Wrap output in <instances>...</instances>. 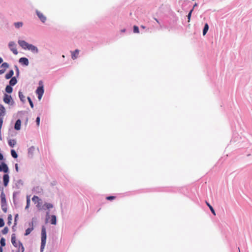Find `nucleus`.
<instances>
[{
    "label": "nucleus",
    "mask_w": 252,
    "mask_h": 252,
    "mask_svg": "<svg viewBox=\"0 0 252 252\" xmlns=\"http://www.w3.org/2000/svg\"><path fill=\"white\" fill-rule=\"evenodd\" d=\"M46 241V228L43 226L41 229V251H43L44 249Z\"/></svg>",
    "instance_id": "f257e3e1"
},
{
    "label": "nucleus",
    "mask_w": 252,
    "mask_h": 252,
    "mask_svg": "<svg viewBox=\"0 0 252 252\" xmlns=\"http://www.w3.org/2000/svg\"><path fill=\"white\" fill-rule=\"evenodd\" d=\"M39 86L36 90V93L38 95V99L40 100L44 94L43 84L41 81H39Z\"/></svg>",
    "instance_id": "f03ea898"
},
{
    "label": "nucleus",
    "mask_w": 252,
    "mask_h": 252,
    "mask_svg": "<svg viewBox=\"0 0 252 252\" xmlns=\"http://www.w3.org/2000/svg\"><path fill=\"white\" fill-rule=\"evenodd\" d=\"M38 153V149H36L33 146L30 147L29 149L28 154L31 157H32L33 156L37 154Z\"/></svg>",
    "instance_id": "7ed1b4c3"
},
{
    "label": "nucleus",
    "mask_w": 252,
    "mask_h": 252,
    "mask_svg": "<svg viewBox=\"0 0 252 252\" xmlns=\"http://www.w3.org/2000/svg\"><path fill=\"white\" fill-rule=\"evenodd\" d=\"M3 101L5 103L12 105L14 103L11 96L9 95L5 94L3 98Z\"/></svg>",
    "instance_id": "20e7f679"
},
{
    "label": "nucleus",
    "mask_w": 252,
    "mask_h": 252,
    "mask_svg": "<svg viewBox=\"0 0 252 252\" xmlns=\"http://www.w3.org/2000/svg\"><path fill=\"white\" fill-rule=\"evenodd\" d=\"M36 13L41 21L43 23H44L46 20V16L42 13L37 10L36 11Z\"/></svg>",
    "instance_id": "39448f33"
},
{
    "label": "nucleus",
    "mask_w": 252,
    "mask_h": 252,
    "mask_svg": "<svg viewBox=\"0 0 252 252\" xmlns=\"http://www.w3.org/2000/svg\"><path fill=\"white\" fill-rule=\"evenodd\" d=\"M27 49L29 50H31L32 52L34 53H37L38 52V49L36 47L30 44H29V45H28Z\"/></svg>",
    "instance_id": "423d86ee"
},
{
    "label": "nucleus",
    "mask_w": 252,
    "mask_h": 252,
    "mask_svg": "<svg viewBox=\"0 0 252 252\" xmlns=\"http://www.w3.org/2000/svg\"><path fill=\"white\" fill-rule=\"evenodd\" d=\"M8 171V168L7 165L4 162H2L0 165V172L3 171L4 173H7Z\"/></svg>",
    "instance_id": "0eeeda50"
},
{
    "label": "nucleus",
    "mask_w": 252,
    "mask_h": 252,
    "mask_svg": "<svg viewBox=\"0 0 252 252\" xmlns=\"http://www.w3.org/2000/svg\"><path fill=\"white\" fill-rule=\"evenodd\" d=\"M19 62L22 65L26 66H28L29 63L28 59L24 57L20 58Z\"/></svg>",
    "instance_id": "6e6552de"
},
{
    "label": "nucleus",
    "mask_w": 252,
    "mask_h": 252,
    "mask_svg": "<svg viewBox=\"0 0 252 252\" xmlns=\"http://www.w3.org/2000/svg\"><path fill=\"white\" fill-rule=\"evenodd\" d=\"M18 43L19 45L24 49H27L29 43L24 40H19Z\"/></svg>",
    "instance_id": "1a4fd4ad"
},
{
    "label": "nucleus",
    "mask_w": 252,
    "mask_h": 252,
    "mask_svg": "<svg viewBox=\"0 0 252 252\" xmlns=\"http://www.w3.org/2000/svg\"><path fill=\"white\" fill-rule=\"evenodd\" d=\"M9 176L7 174H4L3 177V184L5 187H6L9 182Z\"/></svg>",
    "instance_id": "9d476101"
},
{
    "label": "nucleus",
    "mask_w": 252,
    "mask_h": 252,
    "mask_svg": "<svg viewBox=\"0 0 252 252\" xmlns=\"http://www.w3.org/2000/svg\"><path fill=\"white\" fill-rule=\"evenodd\" d=\"M9 47L10 50L14 54H16V48H15V43L14 42H11L9 43Z\"/></svg>",
    "instance_id": "9b49d317"
},
{
    "label": "nucleus",
    "mask_w": 252,
    "mask_h": 252,
    "mask_svg": "<svg viewBox=\"0 0 252 252\" xmlns=\"http://www.w3.org/2000/svg\"><path fill=\"white\" fill-rule=\"evenodd\" d=\"M17 248H18L17 252H24V248L20 242L18 243V245H17Z\"/></svg>",
    "instance_id": "f8f14e48"
},
{
    "label": "nucleus",
    "mask_w": 252,
    "mask_h": 252,
    "mask_svg": "<svg viewBox=\"0 0 252 252\" xmlns=\"http://www.w3.org/2000/svg\"><path fill=\"white\" fill-rule=\"evenodd\" d=\"M53 207V205L50 203H44V205L43 206L42 208L44 209H49L51 208H52Z\"/></svg>",
    "instance_id": "ddd939ff"
},
{
    "label": "nucleus",
    "mask_w": 252,
    "mask_h": 252,
    "mask_svg": "<svg viewBox=\"0 0 252 252\" xmlns=\"http://www.w3.org/2000/svg\"><path fill=\"white\" fill-rule=\"evenodd\" d=\"M0 199H1V204L6 203L5 195L3 192H2L0 194Z\"/></svg>",
    "instance_id": "4468645a"
},
{
    "label": "nucleus",
    "mask_w": 252,
    "mask_h": 252,
    "mask_svg": "<svg viewBox=\"0 0 252 252\" xmlns=\"http://www.w3.org/2000/svg\"><path fill=\"white\" fill-rule=\"evenodd\" d=\"M32 201L34 202V203L36 205L38 203V202L41 201V199H40L38 196L34 195L32 198Z\"/></svg>",
    "instance_id": "2eb2a0df"
},
{
    "label": "nucleus",
    "mask_w": 252,
    "mask_h": 252,
    "mask_svg": "<svg viewBox=\"0 0 252 252\" xmlns=\"http://www.w3.org/2000/svg\"><path fill=\"white\" fill-rule=\"evenodd\" d=\"M5 113V108L1 104H0V117H2L4 116Z\"/></svg>",
    "instance_id": "dca6fc26"
},
{
    "label": "nucleus",
    "mask_w": 252,
    "mask_h": 252,
    "mask_svg": "<svg viewBox=\"0 0 252 252\" xmlns=\"http://www.w3.org/2000/svg\"><path fill=\"white\" fill-rule=\"evenodd\" d=\"M79 50L78 49H76L72 53V58L74 60L76 59L78 56L79 54Z\"/></svg>",
    "instance_id": "f3484780"
},
{
    "label": "nucleus",
    "mask_w": 252,
    "mask_h": 252,
    "mask_svg": "<svg viewBox=\"0 0 252 252\" xmlns=\"http://www.w3.org/2000/svg\"><path fill=\"white\" fill-rule=\"evenodd\" d=\"M50 222L52 224H56L57 220H56V217L55 215H52L51 216V220Z\"/></svg>",
    "instance_id": "a211bd4d"
},
{
    "label": "nucleus",
    "mask_w": 252,
    "mask_h": 252,
    "mask_svg": "<svg viewBox=\"0 0 252 252\" xmlns=\"http://www.w3.org/2000/svg\"><path fill=\"white\" fill-rule=\"evenodd\" d=\"M33 229V222H32V227L30 228H28L26 230L25 235H28L30 234V233L32 231Z\"/></svg>",
    "instance_id": "6ab92c4d"
},
{
    "label": "nucleus",
    "mask_w": 252,
    "mask_h": 252,
    "mask_svg": "<svg viewBox=\"0 0 252 252\" xmlns=\"http://www.w3.org/2000/svg\"><path fill=\"white\" fill-rule=\"evenodd\" d=\"M209 29V26L207 23H206L204 25V27L203 31V35H205Z\"/></svg>",
    "instance_id": "aec40b11"
},
{
    "label": "nucleus",
    "mask_w": 252,
    "mask_h": 252,
    "mask_svg": "<svg viewBox=\"0 0 252 252\" xmlns=\"http://www.w3.org/2000/svg\"><path fill=\"white\" fill-rule=\"evenodd\" d=\"M23 121L24 122V124L25 126H27L28 122V117L27 113L24 114V119Z\"/></svg>",
    "instance_id": "412c9836"
},
{
    "label": "nucleus",
    "mask_w": 252,
    "mask_h": 252,
    "mask_svg": "<svg viewBox=\"0 0 252 252\" xmlns=\"http://www.w3.org/2000/svg\"><path fill=\"white\" fill-rule=\"evenodd\" d=\"M13 70H10L8 73H7L6 75H5V78L7 79H8L9 78H10L13 75Z\"/></svg>",
    "instance_id": "4be33fe9"
},
{
    "label": "nucleus",
    "mask_w": 252,
    "mask_h": 252,
    "mask_svg": "<svg viewBox=\"0 0 252 252\" xmlns=\"http://www.w3.org/2000/svg\"><path fill=\"white\" fill-rule=\"evenodd\" d=\"M19 97L22 102L25 101V96L21 92H19Z\"/></svg>",
    "instance_id": "5701e85b"
},
{
    "label": "nucleus",
    "mask_w": 252,
    "mask_h": 252,
    "mask_svg": "<svg viewBox=\"0 0 252 252\" xmlns=\"http://www.w3.org/2000/svg\"><path fill=\"white\" fill-rule=\"evenodd\" d=\"M206 203L207 204V205L209 207V208H210L211 211L212 212V213L214 215H216V213H215V211L214 210V209H213V208L212 207V206L207 202V201H206Z\"/></svg>",
    "instance_id": "b1692460"
},
{
    "label": "nucleus",
    "mask_w": 252,
    "mask_h": 252,
    "mask_svg": "<svg viewBox=\"0 0 252 252\" xmlns=\"http://www.w3.org/2000/svg\"><path fill=\"white\" fill-rule=\"evenodd\" d=\"M8 67V64L6 63H3L0 66L1 69H4V71Z\"/></svg>",
    "instance_id": "393cba45"
},
{
    "label": "nucleus",
    "mask_w": 252,
    "mask_h": 252,
    "mask_svg": "<svg viewBox=\"0 0 252 252\" xmlns=\"http://www.w3.org/2000/svg\"><path fill=\"white\" fill-rule=\"evenodd\" d=\"M5 91L7 93H11L12 92V88L11 87L10 85H8L6 86L5 88Z\"/></svg>",
    "instance_id": "a878e982"
},
{
    "label": "nucleus",
    "mask_w": 252,
    "mask_h": 252,
    "mask_svg": "<svg viewBox=\"0 0 252 252\" xmlns=\"http://www.w3.org/2000/svg\"><path fill=\"white\" fill-rule=\"evenodd\" d=\"M9 83L10 86H13L16 84V77H13L12 78L9 82Z\"/></svg>",
    "instance_id": "bb28decb"
},
{
    "label": "nucleus",
    "mask_w": 252,
    "mask_h": 252,
    "mask_svg": "<svg viewBox=\"0 0 252 252\" xmlns=\"http://www.w3.org/2000/svg\"><path fill=\"white\" fill-rule=\"evenodd\" d=\"M11 242L12 244L16 247V237L15 234H13L11 237Z\"/></svg>",
    "instance_id": "cd10ccee"
},
{
    "label": "nucleus",
    "mask_w": 252,
    "mask_h": 252,
    "mask_svg": "<svg viewBox=\"0 0 252 252\" xmlns=\"http://www.w3.org/2000/svg\"><path fill=\"white\" fill-rule=\"evenodd\" d=\"M1 209L4 213L7 212V207L6 203L5 204H1Z\"/></svg>",
    "instance_id": "c85d7f7f"
},
{
    "label": "nucleus",
    "mask_w": 252,
    "mask_h": 252,
    "mask_svg": "<svg viewBox=\"0 0 252 252\" xmlns=\"http://www.w3.org/2000/svg\"><path fill=\"white\" fill-rule=\"evenodd\" d=\"M36 206L39 210L43 209V206H42V200L38 202V203L36 204Z\"/></svg>",
    "instance_id": "c756f323"
},
{
    "label": "nucleus",
    "mask_w": 252,
    "mask_h": 252,
    "mask_svg": "<svg viewBox=\"0 0 252 252\" xmlns=\"http://www.w3.org/2000/svg\"><path fill=\"white\" fill-rule=\"evenodd\" d=\"M21 124V121L20 120H17V130H18L20 129Z\"/></svg>",
    "instance_id": "7c9ffc66"
},
{
    "label": "nucleus",
    "mask_w": 252,
    "mask_h": 252,
    "mask_svg": "<svg viewBox=\"0 0 252 252\" xmlns=\"http://www.w3.org/2000/svg\"><path fill=\"white\" fill-rule=\"evenodd\" d=\"M0 244L1 247L5 245V239L3 238H1L0 240Z\"/></svg>",
    "instance_id": "2f4dec72"
},
{
    "label": "nucleus",
    "mask_w": 252,
    "mask_h": 252,
    "mask_svg": "<svg viewBox=\"0 0 252 252\" xmlns=\"http://www.w3.org/2000/svg\"><path fill=\"white\" fill-rule=\"evenodd\" d=\"M30 204V198L29 196H27V205L26 206V208H28L29 207Z\"/></svg>",
    "instance_id": "473e14b6"
},
{
    "label": "nucleus",
    "mask_w": 252,
    "mask_h": 252,
    "mask_svg": "<svg viewBox=\"0 0 252 252\" xmlns=\"http://www.w3.org/2000/svg\"><path fill=\"white\" fill-rule=\"evenodd\" d=\"M15 142L14 140H10L8 141V144L11 147H13L15 145Z\"/></svg>",
    "instance_id": "72a5a7b5"
},
{
    "label": "nucleus",
    "mask_w": 252,
    "mask_h": 252,
    "mask_svg": "<svg viewBox=\"0 0 252 252\" xmlns=\"http://www.w3.org/2000/svg\"><path fill=\"white\" fill-rule=\"evenodd\" d=\"M133 32L134 33H139V28H138V27L137 26H134V27H133Z\"/></svg>",
    "instance_id": "f704fd0d"
},
{
    "label": "nucleus",
    "mask_w": 252,
    "mask_h": 252,
    "mask_svg": "<svg viewBox=\"0 0 252 252\" xmlns=\"http://www.w3.org/2000/svg\"><path fill=\"white\" fill-rule=\"evenodd\" d=\"M8 231V228L7 227H5L2 230V233L3 234H5L7 233Z\"/></svg>",
    "instance_id": "c9c22d12"
},
{
    "label": "nucleus",
    "mask_w": 252,
    "mask_h": 252,
    "mask_svg": "<svg viewBox=\"0 0 252 252\" xmlns=\"http://www.w3.org/2000/svg\"><path fill=\"white\" fill-rule=\"evenodd\" d=\"M193 10V8H192L189 12V13L188 14V22H189L190 20V17H191V13H192V12Z\"/></svg>",
    "instance_id": "e433bc0d"
},
{
    "label": "nucleus",
    "mask_w": 252,
    "mask_h": 252,
    "mask_svg": "<svg viewBox=\"0 0 252 252\" xmlns=\"http://www.w3.org/2000/svg\"><path fill=\"white\" fill-rule=\"evenodd\" d=\"M27 99L30 103V106H31L32 108H33V104L31 98L30 97H28Z\"/></svg>",
    "instance_id": "4c0bfd02"
},
{
    "label": "nucleus",
    "mask_w": 252,
    "mask_h": 252,
    "mask_svg": "<svg viewBox=\"0 0 252 252\" xmlns=\"http://www.w3.org/2000/svg\"><path fill=\"white\" fill-rule=\"evenodd\" d=\"M4 225V220L0 218V227L3 226Z\"/></svg>",
    "instance_id": "58836bf2"
},
{
    "label": "nucleus",
    "mask_w": 252,
    "mask_h": 252,
    "mask_svg": "<svg viewBox=\"0 0 252 252\" xmlns=\"http://www.w3.org/2000/svg\"><path fill=\"white\" fill-rule=\"evenodd\" d=\"M11 155L14 158H16V151L14 150H12L11 151Z\"/></svg>",
    "instance_id": "ea45409f"
},
{
    "label": "nucleus",
    "mask_w": 252,
    "mask_h": 252,
    "mask_svg": "<svg viewBox=\"0 0 252 252\" xmlns=\"http://www.w3.org/2000/svg\"><path fill=\"white\" fill-rule=\"evenodd\" d=\"M36 123L37 126H39V124H40V117H37V118L36 119Z\"/></svg>",
    "instance_id": "a19ab883"
},
{
    "label": "nucleus",
    "mask_w": 252,
    "mask_h": 252,
    "mask_svg": "<svg viewBox=\"0 0 252 252\" xmlns=\"http://www.w3.org/2000/svg\"><path fill=\"white\" fill-rule=\"evenodd\" d=\"M8 221L7 223L8 224H10L11 223V220H12V216H11V215H10L8 216Z\"/></svg>",
    "instance_id": "79ce46f5"
},
{
    "label": "nucleus",
    "mask_w": 252,
    "mask_h": 252,
    "mask_svg": "<svg viewBox=\"0 0 252 252\" xmlns=\"http://www.w3.org/2000/svg\"><path fill=\"white\" fill-rule=\"evenodd\" d=\"M2 124H3V118L2 117H0V130H1Z\"/></svg>",
    "instance_id": "37998d69"
},
{
    "label": "nucleus",
    "mask_w": 252,
    "mask_h": 252,
    "mask_svg": "<svg viewBox=\"0 0 252 252\" xmlns=\"http://www.w3.org/2000/svg\"><path fill=\"white\" fill-rule=\"evenodd\" d=\"M116 198L115 196H108L106 197V199L107 200H112V199H114Z\"/></svg>",
    "instance_id": "c03bdc74"
},
{
    "label": "nucleus",
    "mask_w": 252,
    "mask_h": 252,
    "mask_svg": "<svg viewBox=\"0 0 252 252\" xmlns=\"http://www.w3.org/2000/svg\"><path fill=\"white\" fill-rule=\"evenodd\" d=\"M23 26L22 22H18L17 23V28H20Z\"/></svg>",
    "instance_id": "a18cd8bd"
},
{
    "label": "nucleus",
    "mask_w": 252,
    "mask_h": 252,
    "mask_svg": "<svg viewBox=\"0 0 252 252\" xmlns=\"http://www.w3.org/2000/svg\"><path fill=\"white\" fill-rule=\"evenodd\" d=\"M3 159V155L0 153V160H2Z\"/></svg>",
    "instance_id": "49530a36"
},
{
    "label": "nucleus",
    "mask_w": 252,
    "mask_h": 252,
    "mask_svg": "<svg viewBox=\"0 0 252 252\" xmlns=\"http://www.w3.org/2000/svg\"><path fill=\"white\" fill-rule=\"evenodd\" d=\"M4 72V69H0V74H3Z\"/></svg>",
    "instance_id": "de8ad7c7"
},
{
    "label": "nucleus",
    "mask_w": 252,
    "mask_h": 252,
    "mask_svg": "<svg viewBox=\"0 0 252 252\" xmlns=\"http://www.w3.org/2000/svg\"><path fill=\"white\" fill-rule=\"evenodd\" d=\"M3 60L0 57V64L2 62Z\"/></svg>",
    "instance_id": "09e8293b"
},
{
    "label": "nucleus",
    "mask_w": 252,
    "mask_h": 252,
    "mask_svg": "<svg viewBox=\"0 0 252 252\" xmlns=\"http://www.w3.org/2000/svg\"><path fill=\"white\" fill-rule=\"evenodd\" d=\"M16 70H17V76H18V73H19V70H18V68H17V69H16Z\"/></svg>",
    "instance_id": "8fccbe9b"
},
{
    "label": "nucleus",
    "mask_w": 252,
    "mask_h": 252,
    "mask_svg": "<svg viewBox=\"0 0 252 252\" xmlns=\"http://www.w3.org/2000/svg\"><path fill=\"white\" fill-rule=\"evenodd\" d=\"M0 140H1V131L0 130Z\"/></svg>",
    "instance_id": "3c124183"
},
{
    "label": "nucleus",
    "mask_w": 252,
    "mask_h": 252,
    "mask_svg": "<svg viewBox=\"0 0 252 252\" xmlns=\"http://www.w3.org/2000/svg\"><path fill=\"white\" fill-rule=\"evenodd\" d=\"M0 252H2V249L1 247H0Z\"/></svg>",
    "instance_id": "603ef678"
},
{
    "label": "nucleus",
    "mask_w": 252,
    "mask_h": 252,
    "mask_svg": "<svg viewBox=\"0 0 252 252\" xmlns=\"http://www.w3.org/2000/svg\"><path fill=\"white\" fill-rule=\"evenodd\" d=\"M141 28H142V29H145V27L143 26V25H142V26H141Z\"/></svg>",
    "instance_id": "864d4df0"
},
{
    "label": "nucleus",
    "mask_w": 252,
    "mask_h": 252,
    "mask_svg": "<svg viewBox=\"0 0 252 252\" xmlns=\"http://www.w3.org/2000/svg\"><path fill=\"white\" fill-rule=\"evenodd\" d=\"M196 5H197V4H196V3H195V4L194 5V6H193V8L195 6H196Z\"/></svg>",
    "instance_id": "5fc2aeb1"
},
{
    "label": "nucleus",
    "mask_w": 252,
    "mask_h": 252,
    "mask_svg": "<svg viewBox=\"0 0 252 252\" xmlns=\"http://www.w3.org/2000/svg\"><path fill=\"white\" fill-rule=\"evenodd\" d=\"M155 20H156V22H157L158 23H159V22H158V20L157 19H155Z\"/></svg>",
    "instance_id": "6e6d98bb"
},
{
    "label": "nucleus",
    "mask_w": 252,
    "mask_h": 252,
    "mask_svg": "<svg viewBox=\"0 0 252 252\" xmlns=\"http://www.w3.org/2000/svg\"><path fill=\"white\" fill-rule=\"evenodd\" d=\"M14 127V128L16 129V123L15 124Z\"/></svg>",
    "instance_id": "4d7b16f0"
},
{
    "label": "nucleus",
    "mask_w": 252,
    "mask_h": 252,
    "mask_svg": "<svg viewBox=\"0 0 252 252\" xmlns=\"http://www.w3.org/2000/svg\"><path fill=\"white\" fill-rule=\"evenodd\" d=\"M15 192H14V193H13V197H14V196H15Z\"/></svg>",
    "instance_id": "13d9d810"
},
{
    "label": "nucleus",
    "mask_w": 252,
    "mask_h": 252,
    "mask_svg": "<svg viewBox=\"0 0 252 252\" xmlns=\"http://www.w3.org/2000/svg\"><path fill=\"white\" fill-rule=\"evenodd\" d=\"M49 212H47V216H49Z\"/></svg>",
    "instance_id": "bf43d9fd"
},
{
    "label": "nucleus",
    "mask_w": 252,
    "mask_h": 252,
    "mask_svg": "<svg viewBox=\"0 0 252 252\" xmlns=\"http://www.w3.org/2000/svg\"><path fill=\"white\" fill-rule=\"evenodd\" d=\"M14 221H16V216L14 218Z\"/></svg>",
    "instance_id": "052dcab7"
},
{
    "label": "nucleus",
    "mask_w": 252,
    "mask_h": 252,
    "mask_svg": "<svg viewBox=\"0 0 252 252\" xmlns=\"http://www.w3.org/2000/svg\"><path fill=\"white\" fill-rule=\"evenodd\" d=\"M123 32H125V30H124L122 31Z\"/></svg>",
    "instance_id": "680f3d73"
},
{
    "label": "nucleus",
    "mask_w": 252,
    "mask_h": 252,
    "mask_svg": "<svg viewBox=\"0 0 252 252\" xmlns=\"http://www.w3.org/2000/svg\"><path fill=\"white\" fill-rule=\"evenodd\" d=\"M16 169H17V171L18 170V167L17 166L16 167Z\"/></svg>",
    "instance_id": "e2e57ef3"
},
{
    "label": "nucleus",
    "mask_w": 252,
    "mask_h": 252,
    "mask_svg": "<svg viewBox=\"0 0 252 252\" xmlns=\"http://www.w3.org/2000/svg\"><path fill=\"white\" fill-rule=\"evenodd\" d=\"M239 252H241L240 250H239Z\"/></svg>",
    "instance_id": "0e129e2a"
},
{
    "label": "nucleus",
    "mask_w": 252,
    "mask_h": 252,
    "mask_svg": "<svg viewBox=\"0 0 252 252\" xmlns=\"http://www.w3.org/2000/svg\"><path fill=\"white\" fill-rule=\"evenodd\" d=\"M239 252H241L240 250H239Z\"/></svg>",
    "instance_id": "69168bd1"
}]
</instances>
